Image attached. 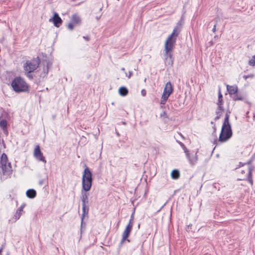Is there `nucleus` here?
<instances>
[{
  "label": "nucleus",
  "instance_id": "obj_1",
  "mask_svg": "<svg viewBox=\"0 0 255 255\" xmlns=\"http://www.w3.org/2000/svg\"><path fill=\"white\" fill-rule=\"evenodd\" d=\"M179 31L177 28H175L172 33L169 35L164 43V49L165 54L167 56V61H168L169 64H172V54L171 51L173 49L174 45L175 43L177 36L178 35Z\"/></svg>",
  "mask_w": 255,
  "mask_h": 255
},
{
  "label": "nucleus",
  "instance_id": "obj_2",
  "mask_svg": "<svg viewBox=\"0 0 255 255\" xmlns=\"http://www.w3.org/2000/svg\"><path fill=\"white\" fill-rule=\"evenodd\" d=\"M232 131L229 124V116L227 114L223 124L222 131L220 136V140L225 142L231 137Z\"/></svg>",
  "mask_w": 255,
  "mask_h": 255
},
{
  "label": "nucleus",
  "instance_id": "obj_3",
  "mask_svg": "<svg viewBox=\"0 0 255 255\" xmlns=\"http://www.w3.org/2000/svg\"><path fill=\"white\" fill-rule=\"evenodd\" d=\"M82 189L85 191L90 190L92 183V175L90 169L86 167L82 175Z\"/></svg>",
  "mask_w": 255,
  "mask_h": 255
},
{
  "label": "nucleus",
  "instance_id": "obj_4",
  "mask_svg": "<svg viewBox=\"0 0 255 255\" xmlns=\"http://www.w3.org/2000/svg\"><path fill=\"white\" fill-rule=\"evenodd\" d=\"M11 85L13 90L16 92H24L28 89L27 84L20 77H16L11 82Z\"/></svg>",
  "mask_w": 255,
  "mask_h": 255
},
{
  "label": "nucleus",
  "instance_id": "obj_5",
  "mask_svg": "<svg viewBox=\"0 0 255 255\" xmlns=\"http://www.w3.org/2000/svg\"><path fill=\"white\" fill-rule=\"evenodd\" d=\"M183 149L184 150L185 153L186 154L189 161L191 163V165H194L197 161L198 158L197 156V152H198L197 149L192 150L191 149V153L189 149L186 148L184 144H181Z\"/></svg>",
  "mask_w": 255,
  "mask_h": 255
},
{
  "label": "nucleus",
  "instance_id": "obj_6",
  "mask_svg": "<svg viewBox=\"0 0 255 255\" xmlns=\"http://www.w3.org/2000/svg\"><path fill=\"white\" fill-rule=\"evenodd\" d=\"M173 92L172 86L170 82H167L164 87L163 92L161 97V104H165L169 96Z\"/></svg>",
  "mask_w": 255,
  "mask_h": 255
},
{
  "label": "nucleus",
  "instance_id": "obj_7",
  "mask_svg": "<svg viewBox=\"0 0 255 255\" xmlns=\"http://www.w3.org/2000/svg\"><path fill=\"white\" fill-rule=\"evenodd\" d=\"M38 66V61L36 60H33L31 61H27L24 66L25 70L28 72H31L35 70Z\"/></svg>",
  "mask_w": 255,
  "mask_h": 255
},
{
  "label": "nucleus",
  "instance_id": "obj_8",
  "mask_svg": "<svg viewBox=\"0 0 255 255\" xmlns=\"http://www.w3.org/2000/svg\"><path fill=\"white\" fill-rule=\"evenodd\" d=\"M81 21V19L79 16L76 14L72 15L71 17V22H69L67 25L68 29L70 30H72L75 26L80 24Z\"/></svg>",
  "mask_w": 255,
  "mask_h": 255
},
{
  "label": "nucleus",
  "instance_id": "obj_9",
  "mask_svg": "<svg viewBox=\"0 0 255 255\" xmlns=\"http://www.w3.org/2000/svg\"><path fill=\"white\" fill-rule=\"evenodd\" d=\"M33 155L37 160L42 161L45 163L46 162V160H45V157L43 156L39 145H37L35 147L33 152Z\"/></svg>",
  "mask_w": 255,
  "mask_h": 255
},
{
  "label": "nucleus",
  "instance_id": "obj_10",
  "mask_svg": "<svg viewBox=\"0 0 255 255\" xmlns=\"http://www.w3.org/2000/svg\"><path fill=\"white\" fill-rule=\"evenodd\" d=\"M248 164V167L241 171L242 174H246L245 176L247 177L249 182L253 184V180L252 178V169L249 167L250 162L247 163Z\"/></svg>",
  "mask_w": 255,
  "mask_h": 255
},
{
  "label": "nucleus",
  "instance_id": "obj_11",
  "mask_svg": "<svg viewBox=\"0 0 255 255\" xmlns=\"http://www.w3.org/2000/svg\"><path fill=\"white\" fill-rule=\"evenodd\" d=\"M132 225L131 224L128 225L123 234L122 240L121 241V244H122L128 238L131 230L132 229Z\"/></svg>",
  "mask_w": 255,
  "mask_h": 255
},
{
  "label": "nucleus",
  "instance_id": "obj_12",
  "mask_svg": "<svg viewBox=\"0 0 255 255\" xmlns=\"http://www.w3.org/2000/svg\"><path fill=\"white\" fill-rule=\"evenodd\" d=\"M50 21H52L54 25L57 27H59L62 21L61 18L57 13H54L53 17L50 19Z\"/></svg>",
  "mask_w": 255,
  "mask_h": 255
},
{
  "label": "nucleus",
  "instance_id": "obj_13",
  "mask_svg": "<svg viewBox=\"0 0 255 255\" xmlns=\"http://www.w3.org/2000/svg\"><path fill=\"white\" fill-rule=\"evenodd\" d=\"M87 191H85L82 189V196L81 197L82 204H88V194L87 193Z\"/></svg>",
  "mask_w": 255,
  "mask_h": 255
},
{
  "label": "nucleus",
  "instance_id": "obj_14",
  "mask_svg": "<svg viewBox=\"0 0 255 255\" xmlns=\"http://www.w3.org/2000/svg\"><path fill=\"white\" fill-rule=\"evenodd\" d=\"M227 89L230 95L235 94L238 92V87L236 85H227Z\"/></svg>",
  "mask_w": 255,
  "mask_h": 255
},
{
  "label": "nucleus",
  "instance_id": "obj_15",
  "mask_svg": "<svg viewBox=\"0 0 255 255\" xmlns=\"http://www.w3.org/2000/svg\"><path fill=\"white\" fill-rule=\"evenodd\" d=\"M82 221H83L84 217L88 214L89 206L88 204H82Z\"/></svg>",
  "mask_w": 255,
  "mask_h": 255
},
{
  "label": "nucleus",
  "instance_id": "obj_16",
  "mask_svg": "<svg viewBox=\"0 0 255 255\" xmlns=\"http://www.w3.org/2000/svg\"><path fill=\"white\" fill-rule=\"evenodd\" d=\"M180 172L177 169L173 170L171 173V177L173 179H178L180 177Z\"/></svg>",
  "mask_w": 255,
  "mask_h": 255
},
{
  "label": "nucleus",
  "instance_id": "obj_17",
  "mask_svg": "<svg viewBox=\"0 0 255 255\" xmlns=\"http://www.w3.org/2000/svg\"><path fill=\"white\" fill-rule=\"evenodd\" d=\"M26 195L29 198H33L36 196V193L34 189H28L26 192Z\"/></svg>",
  "mask_w": 255,
  "mask_h": 255
},
{
  "label": "nucleus",
  "instance_id": "obj_18",
  "mask_svg": "<svg viewBox=\"0 0 255 255\" xmlns=\"http://www.w3.org/2000/svg\"><path fill=\"white\" fill-rule=\"evenodd\" d=\"M119 93L120 95L125 96L128 94V90L124 87H122L119 89Z\"/></svg>",
  "mask_w": 255,
  "mask_h": 255
},
{
  "label": "nucleus",
  "instance_id": "obj_19",
  "mask_svg": "<svg viewBox=\"0 0 255 255\" xmlns=\"http://www.w3.org/2000/svg\"><path fill=\"white\" fill-rule=\"evenodd\" d=\"M249 63L250 66L255 67V55L250 59Z\"/></svg>",
  "mask_w": 255,
  "mask_h": 255
},
{
  "label": "nucleus",
  "instance_id": "obj_20",
  "mask_svg": "<svg viewBox=\"0 0 255 255\" xmlns=\"http://www.w3.org/2000/svg\"><path fill=\"white\" fill-rule=\"evenodd\" d=\"M0 126L4 131H5L7 126L6 121L5 120H2L0 123Z\"/></svg>",
  "mask_w": 255,
  "mask_h": 255
},
{
  "label": "nucleus",
  "instance_id": "obj_21",
  "mask_svg": "<svg viewBox=\"0 0 255 255\" xmlns=\"http://www.w3.org/2000/svg\"><path fill=\"white\" fill-rule=\"evenodd\" d=\"M234 100L235 101H236V100H243V97L242 95H236L234 98H233Z\"/></svg>",
  "mask_w": 255,
  "mask_h": 255
},
{
  "label": "nucleus",
  "instance_id": "obj_22",
  "mask_svg": "<svg viewBox=\"0 0 255 255\" xmlns=\"http://www.w3.org/2000/svg\"><path fill=\"white\" fill-rule=\"evenodd\" d=\"M133 215L132 214L130 217V219L129 222V224L128 225L131 224L132 226L133 224Z\"/></svg>",
  "mask_w": 255,
  "mask_h": 255
},
{
  "label": "nucleus",
  "instance_id": "obj_23",
  "mask_svg": "<svg viewBox=\"0 0 255 255\" xmlns=\"http://www.w3.org/2000/svg\"><path fill=\"white\" fill-rule=\"evenodd\" d=\"M24 207H25V204H22L20 206V207L18 208V209L17 210L22 212Z\"/></svg>",
  "mask_w": 255,
  "mask_h": 255
},
{
  "label": "nucleus",
  "instance_id": "obj_24",
  "mask_svg": "<svg viewBox=\"0 0 255 255\" xmlns=\"http://www.w3.org/2000/svg\"><path fill=\"white\" fill-rule=\"evenodd\" d=\"M19 218H20L19 215H18L17 214L15 213V214L14 216V218L15 221L17 220L18 219H19Z\"/></svg>",
  "mask_w": 255,
  "mask_h": 255
},
{
  "label": "nucleus",
  "instance_id": "obj_25",
  "mask_svg": "<svg viewBox=\"0 0 255 255\" xmlns=\"http://www.w3.org/2000/svg\"><path fill=\"white\" fill-rule=\"evenodd\" d=\"M222 95L221 94V92H219V103H221V102L222 100Z\"/></svg>",
  "mask_w": 255,
  "mask_h": 255
},
{
  "label": "nucleus",
  "instance_id": "obj_26",
  "mask_svg": "<svg viewBox=\"0 0 255 255\" xmlns=\"http://www.w3.org/2000/svg\"><path fill=\"white\" fill-rule=\"evenodd\" d=\"M43 183H44V180L43 179L40 180L39 181V184L40 185H42L43 184Z\"/></svg>",
  "mask_w": 255,
  "mask_h": 255
},
{
  "label": "nucleus",
  "instance_id": "obj_27",
  "mask_svg": "<svg viewBox=\"0 0 255 255\" xmlns=\"http://www.w3.org/2000/svg\"><path fill=\"white\" fill-rule=\"evenodd\" d=\"M131 75H132V72H129V73H128V75L126 73V76H128V78H130L131 77Z\"/></svg>",
  "mask_w": 255,
  "mask_h": 255
},
{
  "label": "nucleus",
  "instance_id": "obj_28",
  "mask_svg": "<svg viewBox=\"0 0 255 255\" xmlns=\"http://www.w3.org/2000/svg\"><path fill=\"white\" fill-rule=\"evenodd\" d=\"M141 94H142V95L143 96H144L145 95V94H146V92H145V91L144 90H142L141 91Z\"/></svg>",
  "mask_w": 255,
  "mask_h": 255
},
{
  "label": "nucleus",
  "instance_id": "obj_29",
  "mask_svg": "<svg viewBox=\"0 0 255 255\" xmlns=\"http://www.w3.org/2000/svg\"><path fill=\"white\" fill-rule=\"evenodd\" d=\"M16 214H17L18 215H19V216L20 217V216L22 214V212H20V211H17L16 212Z\"/></svg>",
  "mask_w": 255,
  "mask_h": 255
},
{
  "label": "nucleus",
  "instance_id": "obj_30",
  "mask_svg": "<svg viewBox=\"0 0 255 255\" xmlns=\"http://www.w3.org/2000/svg\"><path fill=\"white\" fill-rule=\"evenodd\" d=\"M216 25H214V27L213 28V31L215 32L216 31Z\"/></svg>",
  "mask_w": 255,
  "mask_h": 255
},
{
  "label": "nucleus",
  "instance_id": "obj_31",
  "mask_svg": "<svg viewBox=\"0 0 255 255\" xmlns=\"http://www.w3.org/2000/svg\"><path fill=\"white\" fill-rule=\"evenodd\" d=\"M122 70H123V71H124V70H125V68H123L122 69Z\"/></svg>",
  "mask_w": 255,
  "mask_h": 255
}]
</instances>
